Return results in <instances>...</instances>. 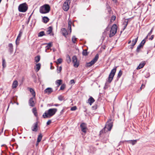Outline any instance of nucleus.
Wrapping results in <instances>:
<instances>
[{
  "mask_svg": "<svg viewBox=\"0 0 155 155\" xmlns=\"http://www.w3.org/2000/svg\"><path fill=\"white\" fill-rule=\"evenodd\" d=\"M57 111L56 108H51L49 109L47 112H45L43 116L45 118L50 117L54 115Z\"/></svg>",
  "mask_w": 155,
  "mask_h": 155,
  "instance_id": "1",
  "label": "nucleus"
},
{
  "mask_svg": "<svg viewBox=\"0 0 155 155\" xmlns=\"http://www.w3.org/2000/svg\"><path fill=\"white\" fill-rule=\"evenodd\" d=\"M50 10V7L48 4H45L40 8L39 12L42 14H46L48 13Z\"/></svg>",
  "mask_w": 155,
  "mask_h": 155,
  "instance_id": "2",
  "label": "nucleus"
},
{
  "mask_svg": "<svg viewBox=\"0 0 155 155\" xmlns=\"http://www.w3.org/2000/svg\"><path fill=\"white\" fill-rule=\"evenodd\" d=\"M112 123L108 121L107 122L105 127L100 132V134L105 133L108 131H110L112 127Z\"/></svg>",
  "mask_w": 155,
  "mask_h": 155,
  "instance_id": "3",
  "label": "nucleus"
},
{
  "mask_svg": "<svg viewBox=\"0 0 155 155\" xmlns=\"http://www.w3.org/2000/svg\"><path fill=\"white\" fill-rule=\"evenodd\" d=\"M116 71V68H113L111 71L107 80V82L110 83L112 81Z\"/></svg>",
  "mask_w": 155,
  "mask_h": 155,
  "instance_id": "4",
  "label": "nucleus"
},
{
  "mask_svg": "<svg viewBox=\"0 0 155 155\" xmlns=\"http://www.w3.org/2000/svg\"><path fill=\"white\" fill-rule=\"evenodd\" d=\"M18 9L20 12H25L28 9L27 5L25 3L21 4L19 6Z\"/></svg>",
  "mask_w": 155,
  "mask_h": 155,
  "instance_id": "5",
  "label": "nucleus"
},
{
  "mask_svg": "<svg viewBox=\"0 0 155 155\" xmlns=\"http://www.w3.org/2000/svg\"><path fill=\"white\" fill-rule=\"evenodd\" d=\"M117 30V27L116 25H113L110 31L109 36L110 37L113 36L116 33Z\"/></svg>",
  "mask_w": 155,
  "mask_h": 155,
  "instance_id": "6",
  "label": "nucleus"
},
{
  "mask_svg": "<svg viewBox=\"0 0 155 155\" xmlns=\"http://www.w3.org/2000/svg\"><path fill=\"white\" fill-rule=\"evenodd\" d=\"M71 2L70 0H66L64 3L63 5V9L65 11H67L69 8V5Z\"/></svg>",
  "mask_w": 155,
  "mask_h": 155,
  "instance_id": "7",
  "label": "nucleus"
},
{
  "mask_svg": "<svg viewBox=\"0 0 155 155\" xmlns=\"http://www.w3.org/2000/svg\"><path fill=\"white\" fill-rule=\"evenodd\" d=\"M72 61L74 63V66L77 68L79 65V62L77 61V58L76 56H74L72 58Z\"/></svg>",
  "mask_w": 155,
  "mask_h": 155,
  "instance_id": "8",
  "label": "nucleus"
},
{
  "mask_svg": "<svg viewBox=\"0 0 155 155\" xmlns=\"http://www.w3.org/2000/svg\"><path fill=\"white\" fill-rule=\"evenodd\" d=\"M35 97H32L30 98L29 100V105L31 107H34L35 105Z\"/></svg>",
  "mask_w": 155,
  "mask_h": 155,
  "instance_id": "9",
  "label": "nucleus"
},
{
  "mask_svg": "<svg viewBox=\"0 0 155 155\" xmlns=\"http://www.w3.org/2000/svg\"><path fill=\"white\" fill-rule=\"evenodd\" d=\"M61 31L62 35L65 37H66V36L68 34V32L65 28H62L61 29Z\"/></svg>",
  "mask_w": 155,
  "mask_h": 155,
  "instance_id": "10",
  "label": "nucleus"
},
{
  "mask_svg": "<svg viewBox=\"0 0 155 155\" xmlns=\"http://www.w3.org/2000/svg\"><path fill=\"white\" fill-rule=\"evenodd\" d=\"M81 129L82 131L84 132L85 133L86 131V124L84 123H82L81 125Z\"/></svg>",
  "mask_w": 155,
  "mask_h": 155,
  "instance_id": "11",
  "label": "nucleus"
},
{
  "mask_svg": "<svg viewBox=\"0 0 155 155\" xmlns=\"http://www.w3.org/2000/svg\"><path fill=\"white\" fill-rule=\"evenodd\" d=\"M145 64L146 63L145 61L142 62L137 66V69L139 70L143 68L145 65Z\"/></svg>",
  "mask_w": 155,
  "mask_h": 155,
  "instance_id": "12",
  "label": "nucleus"
},
{
  "mask_svg": "<svg viewBox=\"0 0 155 155\" xmlns=\"http://www.w3.org/2000/svg\"><path fill=\"white\" fill-rule=\"evenodd\" d=\"M8 51L10 52V54H12L13 51V46L12 43H10L8 44Z\"/></svg>",
  "mask_w": 155,
  "mask_h": 155,
  "instance_id": "13",
  "label": "nucleus"
},
{
  "mask_svg": "<svg viewBox=\"0 0 155 155\" xmlns=\"http://www.w3.org/2000/svg\"><path fill=\"white\" fill-rule=\"evenodd\" d=\"M18 85V82L17 80L14 81L12 85V89H14L16 88Z\"/></svg>",
  "mask_w": 155,
  "mask_h": 155,
  "instance_id": "14",
  "label": "nucleus"
},
{
  "mask_svg": "<svg viewBox=\"0 0 155 155\" xmlns=\"http://www.w3.org/2000/svg\"><path fill=\"white\" fill-rule=\"evenodd\" d=\"M52 91V89L50 87L47 88L45 90V93L48 94H50Z\"/></svg>",
  "mask_w": 155,
  "mask_h": 155,
  "instance_id": "15",
  "label": "nucleus"
},
{
  "mask_svg": "<svg viewBox=\"0 0 155 155\" xmlns=\"http://www.w3.org/2000/svg\"><path fill=\"white\" fill-rule=\"evenodd\" d=\"M94 99L92 97H91L87 100V102L90 105H91L94 102Z\"/></svg>",
  "mask_w": 155,
  "mask_h": 155,
  "instance_id": "16",
  "label": "nucleus"
},
{
  "mask_svg": "<svg viewBox=\"0 0 155 155\" xmlns=\"http://www.w3.org/2000/svg\"><path fill=\"white\" fill-rule=\"evenodd\" d=\"M38 124L37 123H34V125L32 127V130L36 131L37 130Z\"/></svg>",
  "mask_w": 155,
  "mask_h": 155,
  "instance_id": "17",
  "label": "nucleus"
},
{
  "mask_svg": "<svg viewBox=\"0 0 155 155\" xmlns=\"http://www.w3.org/2000/svg\"><path fill=\"white\" fill-rule=\"evenodd\" d=\"M138 38V37H137L136 38L134 39L133 40H132V43L131 44V46L132 47H131V48H133V47L136 44V43L137 39Z\"/></svg>",
  "mask_w": 155,
  "mask_h": 155,
  "instance_id": "18",
  "label": "nucleus"
},
{
  "mask_svg": "<svg viewBox=\"0 0 155 155\" xmlns=\"http://www.w3.org/2000/svg\"><path fill=\"white\" fill-rule=\"evenodd\" d=\"M41 64L40 63H38L36 65V66L35 67V71L36 72L38 71L41 68Z\"/></svg>",
  "mask_w": 155,
  "mask_h": 155,
  "instance_id": "19",
  "label": "nucleus"
},
{
  "mask_svg": "<svg viewBox=\"0 0 155 155\" xmlns=\"http://www.w3.org/2000/svg\"><path fill=\"white\" fill-rule=\"evenodd\" d=\"M99 56L98 54H97L95 57L92 60V62H94V64L97 61L98 59Z\"/></svg>",
  "mask_w": 155,
  "mask_h": 155,
  "instance_id": "20",
  "label": "nucleus"
},
{
  "mask_svg": "<svg viewBox=\"0 0 155 155\" xmlns=\"http://www.w3.org/2000/svg\"><path fill=\"white\" fill-rule=\"evenodd\" d=\"M72 22L71 20H69L68 21V28L70 30V33H71V24Z\"/></svg>",
  "mask_w": 155,
  "mask_h": 155,
  "instance_id": "21",
  "label": "nucleus"
},
{
  "mask_svg": "<svg viewBox=\"0 0 155 155\" xmlns=\"http://www.w3.org/2000/svg\"><path fill=\"white\" fill-rule=\"evenodd\" d=\"M42 19L44 23H46L49 20V19L47 17H44Z\"/></svg>",
  "mask_w": 155,
  "mask_h": 155,
  "instance_id": "22",
  "label": "nucleus"
},
{
  "mask_svg": "<svg viewBox=\"0 0 155 155\" xmlns=\"http://www.w3.org/2000/svg\"><path fill=\"white\" fill-rule=\"evenodd\" d=\"M62 82V80H58L56 81L55 83L58 85V86H59L61 84Z\"/></svg>",
  "mask_w": 155,
  "mask_h": 155,
  "instance_id": "23",
  "label": "nucleus"
},
{
  "mask_svg": "<svg viewBox=\"0 0 155 155\" xmlns=\"http://www.w3.org/2000/svg\"><path fill=\"white\" fill-rule=\"evenodd\" d=\"M29 91L31 93V94H32L33 95V97H35V94L34 90L31 88H30Z\"/></svg>",
  "mask_w": 155,
  "mask_h": 155,
  "instance_id": "24",
  "label": "nucleus"
},
{
  "mask_svg": "<svg viewBox=\"0 0 155 155\" xmlns=\"http://www.w3.org/2000/svg\"><path fill=\"white\" fill-rule=\"evenodd\" d=\"M40 57L39 55H38L35 58V61L36 63H37L40 61Z\"/></svg>",
  "mask_w": 155,
  "mask_h": 155,
  "instance_id": "25",
  "label": "nucleus"
},
{
  "mask_svg": "<svg viewBox=\"0 0 155 155\" xmlns=\"http://www.w3.org/2000/svg\"><path fill=\"white\" fill-rule=\"evenodd\" d=\"M42 136L41 134H40L38 135L37 138V143H39L40 142L42 139Z\"/></svg>",
  "mask_w": 155,
  "mask_h": 155,
  "instance_id": "26",
  "label": "nucleus"
},
{
  "mask_svg": "<svg viewBox=\"0 0 155 155\" xmlns=\"http://www.w3.org/2000/svg\"><path fill=\"white\" fill-rule=\"evenodd\" d=\"M128 23V21L126 20L123 24L124 25V28L123 30H124L126 27Z\"/></svg>",
  "mask_w": 155,
  "mask_h": 155,
  "instance_id": "27",
  "label": "nucleus"
},
{
  "mask_svg": "<svg viewBox=\"0 0 155 155\" xmlns=\"http://www.w3.org/2000/svg\"><path fill=\"white\" fill-rule=\"evenodd\" d=\"M128 141L130 143L132 144L133 145H134L137 143V140H131Z\"/></svg>",
  "mask_w": 155,
  "mask_h": 155,
  "instance_id": "28",
  "label": "nucleus"
},
{
  "mask_svg": "<svg viewBox=\"0 0 155 155\" xmlns=\"http://www.w3.org/2000/svg\"><path fill=\"white\" fill-rule=\"evenodd\" d=\"M52 30V28L51 27H49L48 28L47 32L48 34H50Z\"/></svg>",
  "mask_w": 155,
  "mask_h": 155,
  "instance_id": "29",
  "label": "nucleus"
},
{
  "mask_svg": "<svg viewBox=\"0 0 155 155\" xmlns=\"http://www.w3.org/2000/svg\"><path fill=\"white\" fill-rule=\"evenodd\" d=\"M66 61L68 63H69L71 61V58L69 55H67L66 56Z\"/></svg>",
  "mask_w": 155,
  "mask_h": 155,
  "instance_id": "30",
  "label": "nucleus"
},
{
  "mask_svg": "<svg viewBox=\"0 0 155 155\" xmlns=\"http://www.w3.org/2000/svg\"><path fill=\"white\" fill-rule=\"evenodd\" d=\"M87 49H85L84 50H83V52H82V54L84 56H87L88 55V53L87 52Z\"/></svg>",
  "mask_w": 155,
  "mask_h": 155,
  "instance_id": "31",
  "label": "nucleus"
},
{
  "mask_svg": "<svg viewBox=\"0 0 155 155\" xmlns=\"http://www.w3.org/2000/svg\"><path fill=\"white\" fill-rule=\"evenodd\" d=\"M22 32L21 31H19V34L17 37V39L18 40H20V38L22 35Z\"/></svg>",
  "mask_w": 155,
  "mask_h": 155,
  "instance_id": "32",
  "label": "nucleus"
},
{
  "mask_svg": "<svg viewBox=\"0 0 155 155\" xmlns=\"http://www.w3.org/2000/svg\"><path fill=\"white\" fill-rule=\"evenodd\" d=\"M143 46V45H141V44H140V45L137 47V52H139V51L140 48Z\"/></svg>",
  "mask_w": 155,
  "mask_h": 155,
  "instance_id": "33",
  "label": "nucleus"
},
{
  "mask_svg": "<svg viewBox=\"0 0 155 155\" xmlns=\"http://www.w3.org/2000/svg\"><path fill=\"white\" fill-rule=\"evenodd\" d=\"M52 44L51 43H49L47 45L46 47V49L48 50L52 47Z\"/></svg>",
  "mask_w": 155,
  "mask_h": 155,
  "instance_id": "34",
  "label": "nucleus"
},
{
  "mask_svg": "<svg viewBox=\"0 0 155 155\" xmlns=\"http://www.w3.org/2000/svg\"><path fill=\"white\" fill-rule=\"evenodd\" d=\"M92 62V61L88 63H87V65L88 67H90L92 65H93V64H94V62Z\"/></svg>",
  "mask_w": 155,
  "mask_h": 155,
  "instance_id": "35",
  "label": "nucleus"
},
{
  "mask_svg": "<svg viewBox=\"0 0 155 155\" xmlns=\"http://www.w3.org/2000/svg\"><path fill=\"white\" fill-rule=\"evenodd\" d=\"M45 35L44 32L43 31H42L40 32L38 34V37H41Z\"/></svg>",
  "mask_w": 155,
  "mask_h": 155,
  "instance_id": "36",
  "label": "nucleus"
},
{
  "mask_svg": "<svg viewBox=\"0 0 155 155\" xmlns=\"http://www.w3.org/2000/svg\"><path fill=\"white\" fill-rule=\"evenodd\" d=\"M58 99L61 101L63 100L64 99V97L62 95H60L58 97Z\"/></svg>",
  "mask_w": 155,
  "mask_h": 155,
  "instance_id": "37",
  "label": "nucleus"
},
{
  "mask_svg": "<svg viewBox=\"0 0 155 155\" xmlns=\"http://www.w3.org/2000/svg\"><path fill=\"white\" fill-rule=\"evenodd\" d=\"M76 40L77 38H76L74 36H73L72 38V40L73 43H75Z\"/></svg>",
  "mask_w": 155,
  "mask_h": 155,
  "instance_id": "38",
  "label": "nucleus"
},
{
  "mask_svg": "<svg viewBox=\"0 0 155 155\" xmlns=\"http://www.w3.org/2000/svg\"><path fill=\"white\" fill-rule=\"evenodd\" d=\"M62 62V59L61 58H59L57 60V61L56 63L57 64H61Z\"/></svg>",
  "mask_w": 155,
  "mask_h": 155,
  "instance_id": "39",
  "label": "nucleus"
},
{
  "mask_svg": "<svg viewBox=\"0 0 155 155\" xmlns=\"http://www.w3.org/2000/svg\"><path fill=\"white\" fill-rule=\"evenodd\" d=\"M122 74V72L120 70L119 71V73L118 74V75H117V78H119L121 77Z\"/></svg>",
  "mask_w": 155,
  "mask_h": 155,
  "instance_id": "40",
  "label": "nucleus"
},
{
  "mask_svg": "<svg viewBox=\"0 0 155 155\" xmlns=\"http://www.w3.org/2000/svg\"><path fill=\"white\" fill-rule=\"evenodd\" d=\"M153 27L152 28V29H151V31H150L148 34V35H147V36L146 37V38H147L148 36L152 34V33L153 32Z\"/></svg>",
  "mask_w": 155,
  "mask_h": 155,
  "instance_id": "41",
  "label": "nucleus"
},
{
  "mask_svg": "<svg viewBox=\"0 0 155 155\" xmlns=\"http://www.w3.org/2000/svg\"><path fill=\"white\" fill-rule=\"evenodd\" d=\"M61 69H62V68H61V66L58 68L57 70V72L58 73H59L61 72Z\"/></svg>",
  "mask_w": 155,
  "mask_h": 155,
  "instance_id": "42",
  "label": "nucleus"
},
{
  "mask_svg": "<svg viewBox=\"0 0 155 155\" xmlns=\"http://www.w3.org/2000/svg\"><path fill=\"white\" fill-rule=\"evenodd\" d=\"M65 87V85L64 84H62L60 87V90H63Z\"/></svg>",
  "mask_w": 155,
  "mask_h": 155,
  "instance_id": "43",
  "label": "nucleus"
},
{
  "mask_svg": "<svg viewBox=\"0 0 155 155\" xmlns=\"http://www.w3.org/2000/svg\"><path fill=\"white\" fill-rule=\"evenodd\" d=\"M5 60L4 59L2 61V66L3 68H4L6 67V64H5Z\"/></svg>",
  "mask_w": 155,
  "mask_h": 155,
  "instance_id": "44",
  "label": "nucleus"
},
{
  "mask_svg": "<svg viewBox=\"0 0 155 155\" xmlns=\"http://www.w3.org/2000/svg\"><path fill=\"white\" fill-rule=\"evenodd\" d=\"M32 111H33V113L35 115H36V114L37 113L36 108H33L32 109Z\"/></svg>",
  "mask_w": 155,
  "mask_h": 155,
  "instance_id": "45",
  "label": "nucleus"
},
{
  "mask_svg": "<svg viewBox=\"0 0 155 155\" xmlns=\"http://www.w3.org/2000/svg\"><path fill=\"white\" fill-rule=\"evenodd\" d=\"M77 109V107L76 106H74L72 107L71 108V110H75Z\"/></svg>",
  "mask_w": 155,
  "mask_h": 155,
  "instance_id": "46",
  "label": "nucleus"
},
{
  "mask_svg": "<svg viewBox=\"0 0 155 155\" xmlns=\"http://www.w3.org/2000/svg\"><path fill=\"white\" fill-rule=\"evenodd\" d=\"M19 41H20V40H17V38L16 39L15 43H16V45L17 46L19 44Z\"/></svg>",
  "mask_w": 155,
  "mask_h": 155,
  "instance_id": "47",
  "label": "nucleus"
},
{
  "mask_svg": "<svg viewBox=\"0 0 155 155\" xmlns=\"http://www.w3.org/2000/svg\"><path fill=\"white\" fill-rule=\"evenodd\" d=\"M146 41L145 40L143 39V40L141 43L140 44H141V45H143V46L144 45Z\"/></svg>",
  "mask_w": 155,
  "mask_h": 155,
  "instance_id": "48",
  "label": "nucleus"
},
{
  "mask_svg": "<svg viewBox=\"0 0 155 155\" xmlns=\"http://www.w3.org/2000/svg\"><path fill=\"white\" fill-rule=\"evenodd\" d=\"M51 120H48V122H47V125H48L50 124L51 123Z\"/></svg>",
  "mask_w": 155,
  "mask_h": 155,
  "instance_id": "49",
  "label": "nucleus"
},
{
  "mask_svg": "<svg viewBox=\"0 0 155 155\" xmlns=\"http://www.w3.org/2000/svg\"><path fill=\"white\" fill-rule=\"evenodd\" d=\"M70 83L71 84H74L75 83L74 81V80H71L70 81Z\"/></svg>",
  "mask_w": 155,
  "mask_h": 155,
  "instance_id": "50",
  "label": "nucleus"
},
{
  "mask_svg": "<svg viewBox=\"0 0 155 155\" xmlns=\"http://www.w3.org/2000/svg\"><path fill=\"white\" fill-rule=\"evenodd\" d=\"M153 37H154V35H152L151 37L149 39V40H152L153 38Z\"/></svg>",
  "mask_w": 155,
  "mask_h": 155,
  "instance_id": "51",
  "label": "nucleus"
},
{
  "mask_svg": "<svg viewBox=\"0 0 155 155\" xmlns=\"http://www.w3.org/2000/svg\"><path fill=\"white\" fill-rule=\"evenodd\" d=\"M112 20H114L115 18H116V17L115 16H113L112 17Z\"/></svg>",
  "mask_w": 155,
  "mask_h": 155,
  "instance_id": "52",
  "label": "nucleus"
},
{
  "mask_svg": "<svg viewBox=\"0 0 155 155\" xmlns=\"http://www.w3.org/2000/svg\"><path fill=\"white\" fill-rule=\"evenodd\" d=\"M51 106H59V104H55L54 105H51Z\"/></svg>",
  "mask_w": 155,
  "mask_h": 155,
  "instance_id": "53",
  "label": "nucleus"
},
{
  "mask_svg": "<svg viewBox=\"0 0 155 155\" xmlns=\"http://www.w3.org/2000/svg\"><path fill=\"white\" fill-rule=\"evenodd\" d=\"M144 87H145V85L143 84H142L140 88L141 89L142 88H143Z\"/></svg>",
  "mask_w": 155,
  "mask_h": 155,
  "instance_id": "54",
  "label": "nucleus"
},
{
  "mask_svg": "<svg viewBox=\"0 0 155 155\" xmlns=\"http://www.w3.org/2000/svg\"><path fill=\"white\" fill-rule=\"evenodd\" d=\"M54 67H53L52 66H51V68H50L51 69H53V68H54Z\"/></svg>",
  "mask_w": 155,
  "mask_h": 155,
  "instance_id": "55",
  "label": "nucleus"
},
{
  "mask_svg": "<svg viewBox=\"0 0 155 155\" xmlns=\"http://www.w3.org/2000/svg\"><path fill=\"white\" fill-rule=\"evenodd\" d=\"M131 42V40H130L128 42V44H130V43Z\"/></svg>",
  "mask_w": 155,
  "mask_h": 155,
  "instance_id": "56",
  "label": "nucleus"
},
{
  "mask_svg": "<svg viewBox=\"0 0 155 155\" xmlns=\"http://www.w3.org/2000/svg\"><path fill=\"white\" fill-rule=\"evenodd\" d=\"M38 143H37H37H36V146H37L38 145Z\"/></svg>",
  "mask_w": 155,
  "mask_h": 155,
  "instance_id": "57",
  "label": "nucleus"
},
{
  "mask_svg": "<svg viewBox=\"0 0 155 155\" xmlns=\"http://www.w3.org/2000/svg\"><path fill=\"white\" fill-rule=\"evenodd\" d=\"M47 49H46L45 50V52H47Z\"/></svg>",
  "mask_w": 155,
  "mask_h": 155,
  "instance_id": "58",
  "label": "nucleus"
},
{
  "mask_svg": "<svg viewBox=\"0 0 155 155\" xmlns=\"http://www.w3.org/2000/svg\"><path fill=\"white\" fill-rule=\"evenodd\" d=\"M113 1L115 2L116 1V0H112Z\"/></svg>",
  "mask_w": 155,
  "mask_h": 155,
  "instance_id": "59",
  "label": "nucleus"
},
{
  "mask_svg": "<svg viewBox=\"0 0 155 155\" xmlns=\"http://www.w3.org/2000/svg\"><path fill=\"white\" fill-rule=\"evenodd\" d=\"M50 64H51V66H52V63H51Z\"/></svg>",
  "mask_w": 155,
  "mask_h": 155,
  "instance_id": "60",
  "label": "nucleus"
},
{
  "mask_svg": "<svg viewBox=\"0 0 155 155\" xmlns=\"http://www.w3.org/2000/svg\"><path fill=\"white\" fill-rule=\"evenodd\" d=\"M16 104H17V105H18V102L16 103Z\"/></svg>",
  "mask_w": 155,
  "mask_h": 155,
  "instance_id": "61",
  "label": "nucleus"
},
{
  "mask_svg": "<svg viewBox=\"0 0 155 155\" xmlns=\"http://www.w3.org/2000/svg\"><path fill=\"white\" fill-rule=\"evenodd\" d=\"M10 103H11L12 104H13V103H12V102H11Z\"/></svg>",
  "mask_w": 155,
  "mask_h": 155,
  "instance_id": "62",
  "label": "nucleus"
}]
</instances>
